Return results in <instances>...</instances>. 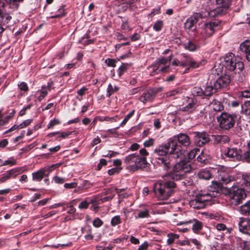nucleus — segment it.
<instances>
[{
	"label": "nucleus",
	"instance_id": "5fc2aeb1",
	"mask_svg": "<svg viewBox=\"0 0 250 250\" xmlns=\"http://www.w3.org/2000/svg\"><path fill=\"white\" fill-rule=\"evenodd\" d=\"M126 70V65L125 64H123L117 70L118 76L121 77Z\"/></svg>",
	"mask_w": 250,
	"mask_h": 250
},
{
	"label": "nucleus",
	"instance_id": "a211bd4d",
	"mask_svg": "<svg viewBox=\"0 0 250 250\" xmlns=\"http://www.w3.org/2000/svg\"><path fill=\"white\" fill-rule=\"evenodd\" d=\"M239 230L245 233L250 235V219L248 218H240L238 224Z\"/></svg>",
	"mask_w": 250,
	"mask_h": 250
},
{
	"label": "nucleus",
	"instance_id": "49530a36",
	"mask_svg": "<svg viewBox=\"0 0 250 250\" xmlns=\"http://www.w3.org/2000/svg\"><path fill=\"white\" fill-rule=\"evenodd\" d=\"M58 166V164L53 165L51 166L44 167L42 168V169L44 170V173L46 176H48L49 173L52 171V170L56 168Z\"/></svg>",
	"mask_w": 250,
	"mask_h": 250
},
{
	"label": "nucleus",
	"instance_id": "c756f323",
	"mask_svg": "<svg viewBox=\"0 0 250 250\" xmlns=\"http://www.w3.org/2000/svg\"><path fill=\"white\" fill-rule=\"evenodd\" d=\"M210 106L215 111H221L224 109V106L222 103L217 100H213L212 102L211 103Z\"/></svg>",
	"mask_w": 250,
	"mask_h": 250
},
{
	"label": "nucleus",
	"instance_id": "e433bc0d",
	"mask_svg": "<svg viewBox=\"0 0 250 250\" xmlns=\"http://www.w3.org/2000/svg\"><path fill=\"white\" fill-rule=\"evenodd\" d=\"M148 70L150 73V75L152 76H154L161 73L155 62L148 67Z\"/></svg>",
	"mask_w": 250,
	"mask_h": 250
},
{
	"label": "nucleus",
	"instance_id": "79ce46f5",
	"mask_svg": "<svg viewBox=\"0 0 250 250\" xmlns=\"http://www.w3.org/2000/svg\"><path fill=\"white\" fill-rule=\"evenodd\" d=\"M172 64L175 66L186 67L185 59L181 60H179L178 59H174L172 62Z\"/></svg>",
	"mask_w": 250,
	"mask_h": 250
},
{
	"label": "nucleus",
	"instance_id": "338daca9",
	"mask_svg": "<svg viewBox=\"0 0 250 250\" xmlns=\"http://www.w3.org/2000/svg\"><path fill=\"white\" fill-rule=\"evenodd\" d=\"M154 142V140L151 138L148 140L146 141L144 143V145L145 147H150L153 145Z\"/></svg>",
	"mask_w": 250,
	"mask_h": 250
},
{
	"label": "nucleus",
	"instance_id": "dca6fc26",
	"mask_svg": "<svg viewBox=\"0 0 250 250\" xmlns=\"http://www.w3.org/2000/svg\"><path fill=\"white\" fill-rule=\"evenodd\" d=\"M230 82L229 75H224L220 76L214 83L215 88L219 89L227 87Z\"/></svg>",
	"mask_w": 250,
	"mask_h": 250
},
{
	"label": "nucleus",
	"instance_id": "58836bf2",
	"mask_svg": "<svg viewBox=\"0 0 250 250\" xmlns=\"http://www.w3.org/2000/svg\"><path fill=\"white\" fill-rule=\"evenodd\" d=\"M168 237L167 243L168 244H171L176 239H178L179 237L178 234L169 233L167 235Z\"/></svg>",
	"mask_w": 250,
	"mask_h": 250
},
{
	"label": "nucleus",
	"instance_id": "603ef678",
	"mask_svg": "<svg viewBox=\"0 0 250 250\" xmlns=\"http://www.w3.org/2000/svg\"><path fill=\"white\" fill-rule=\"evenodd\" d=\"M64 12V9L63 8H61L58 10V14L54 15L53 16H51L49 17V18H51V19H53V18H60V17H63L65 15Z\"/></svg>",
	"mask_w": 250,
	"mask_h": 250
},
{
	"label": "nucleus",
	"instance_id": "c85d7f7f",
	"mask_svg": "<svg viewBox=\"0 0 250 250\" xmlns=\"http://www.w3.org/2000/svg\"><path fill=\"white\" fill-rule=\"evenodd\" d=\"M218 89L215 88L214 83H213V85H208L205 86L204 91V96H209L212 95L213 93H215Z\"/></svg>",
	"mask_w": 250,
	"mask_h": 250
},
{
	"label": "nucleus",
	"instance_id": "c9c22d12",
	"mask_svg": "<svg viewBox=\"0 0 250 250\" xmlns=\"http://www.w3.org/2000/svg\"><path fill=\"white\" fill-rule=\"evenodd\" d=\"M118 90L119 87L117 86L113 85L111 84H108L107 88V96L110 97L112 94L118 91Z\"/></svg>",
	"mask_w": 250,
	"mask_h": 250
},
{
	"label": "nucleus",
	"instance_id": "13d9d810",
	"mask_svg": "<svg viewBox=\"0 0 250 250\" xmlns=\"http://www.w3.org/2000/svg\"><path fill=\"white\" fill-rule=\"evenodd\" d=\"M116 61L114 59L108 58L105 60V63L109 67H114Z\"/></svg>",
	"mask_w": 250,
	"mask_h": 250
},
{
	"label": "nucleus",
	"instance_id": "a19ab883",
	"mask_svg": "<svg viewBox=\"0 0 250 250\" xmlns=\"http://www.w3.org/2000/svg\"><path fill=\"white\" fill-rule=\"evenodd\" d=\"M192 94L194 96H204V91L200 87H195L192 90Z\"/></svg>",
	"mask_w": 250,
	"mask_h": 250
},
{
	"label": "nucleus",
	"instance_id": "37998d69",
	"mask_svg": "<svg viewBox=\"0 0 250 250\" xmlns=\"http://www.w3.org/2000/svg\"><path fill=\"white\" fill-rule=\"evenodd\" d=\"M243 184L246 187H248L247 190H250V175H243L242 176Z\"/></svg>",
	"mask_w": 250,
	"mask_h": 250
},
{
	"label": "nucleus",
	"instance_id": "2eb2a0df",
	"mask_svg": "<svg viewBox=\"0 0 250 250\" xmlns=\"http://www.w3.org/2000/svg\"><path fill=\"white\" fill-rule=\"evenodd\" d=\"M218 178L222 182V184H228L235 180L234 176L230 175L223 168L218 170Z\"/></svg>",
	"mask_w": 250,
	"mask_h": 250
},
{
	"label": "nucleus",
	"instance_id": "a878e982",
	"mask_svg": "<svg viewBox=\"0 0 250 250\" xmlns=\"http://www.w3.org/2000/svg\"><path fill=\"white\" fill-rule=\"evenodd\" d=\"M198 176L200 179L208 180L211 178V174L209 170L203 169L198 173Z\"/></svg>",
	"mask_w": 250,
	"mask_h": 250
},
{
	"label": "nucleus",
	"instance_id": "393cba45",
	"mask_svg": "<svg viewBox=\"0 0 250 250\" xmlns=\"http://www.w3.org/2000/svg\"><path fill=\"white\" fill-rule=\"evenodd\" d=\"M97 200L96 198H86L83 201L79 204L78 208L80 209H86L88 208L89 205L90 203H94L96 202Z\"/></svg>",
	"mask_w": 250,
	"mask_h": 250
},
{
	"label": "nucleus",
	"instance_id": "6ab92c4d",
	"mask_svg": "<svg viewBox=\"0 0 250 250\" xmlns=\"http://www.w3.org/2000/svg\"><path fill=\"white\" fill-rule=\"evenodd\" d=\"M11 17L4 10V3L0 1V25L2 26L10 21Z\"/></svg>",
	"mask_w": 250,
	"mask_h": 250
},
{
	"label": "nucleus",
	"instance_id": "412c9836",
	"mask_svg": "<svg viewBox=\"0 0 250 250\" xmlns=\"http://www.w3.org/2000/svg\"><path fill=\"white\" fill-rule=\"evenodd\" d=\"M189 224H192V229L194 232L197 231L201 229L202 228V224L201 222L196 219L188 221H181L177 222V225H187Z\"/></svg>",
	"mask_w": 250,
	"mask_h": 250
},
{
	"label": "nucleus",
	"instance_id": "72a5a7b5",
	"mask_svg": "<svg viewBox=\"0 0 250 250\" xmlns=\"http://www.w3.org/2000/svg\"><path fill=\"white\" fill-rule=\"evenodd\" d=\"M134 113L135 111L134 110H132L128 114L125 115L122 123L118 126L116 127V129L119 128L120 126H125V125L127 122V121L130 119V118H131L134 115Z\"/></svg>",
	"mask_w": 250,
	"mask_h": 250
},
{
	"label": "nucleus",
	"instance_id": "20e7f679",
	"mask_svg": "<svg viewBox=\"0 0 250 250\" xmlns=\"http://www.w3.org/2000/svg\"><path fill=\"white\" fill-rule=\"evenodd\" d=\"M169 154L168 150L165 144L159 146L154 150L153 156L158 160L157 163L163 167L164 168L167 170L171 167L170 160L167 155Z\"/></svg>",
	"mask_w": 250,
	"mask_h": 250
},
{
	"label": "nucleus",
	"instance_id": "c03bdc74",
	"mask_svg": "<svg viewBox=\"0 0 250 250\" xmlns=\"http://www.w3.org/2000/svg\"><path fill=\"white\" fill-rule=\"evenodd\" d=\"M114 195H110L109 196H105L103 198H100V196L98 195L93 197V198H97V200L96 201V202H99L100 201H101V202L103 203L112 200L114 198Z\"/></svg>",
	"mask_w": 250,
	"mask_h": 250
},
{
	"label": "nucleus",
	"instance_id": "774afa93",
	"mask_svg": "<svg viewBox=\"0 0 250 250\" xmlns=\"http://www.w3.org/2000/svg\"><path fill=\"white\" fill-rule=\"evenodd\" d=\"M240 96L243 98H250V90H246L242 91Z\"/></svg>",
	"mask_w": 250,
	"mask_h": 250
},
{
	"label": "nucleus",
	"instance_id": "f03ea898",
	"mask_svg": "<svg viewBox=\"0 0 250 250\" xmlns=\"http://www.w3.org/2000/svg\"><path fill=\"white\" fill-rule=\"evenodd\" d=\"M141 157L135 154L129 155L125 157V163L127 165L126 169L131 171H135L139 168L146 167L148 163L146 160V156L148 155V152L143 148L140 150Z\"/></svg>",
	"mask_w": 250,
	"mask_h": 250
},
{
	"label": "nucleus",
	"instance_id": "b1692460",
	"mask_svg": "<svg viewBox=\"0 0 250 250\" xmlns=\"http://www.w3.org/2000/svg\"><path fill=\"white\" fill-rule=\"evenodd\" d=\"M212 138L215 144H224L228 143L230 141L229 137L226 135H213Z\"/></svg>",
	"mask_w": 250,
	"mask_h": 250
},
{
	"label": "nucleus",
	"instance_id": "1a4fd4ad",
	"mask_svg": "<svg viewBox=\"0 0 250 250\" xmlns=\"http://www.w3.org/2000/svg\"><path fill=\"white\" fill-rule=\"evenodd\" d=\"M236 116L228 113H222L218 118L220 127L226 130L232 128L235 123Z\"/></svg>",
	"mask_w": 250,
	"mask_h": 250
},
{
	"label": "nucleus",
	"instance_id": "f3484780",
	"mask_svg": "<svg viewBox=\"0 0 250 250\" xmlns=\"http://www.w3.org/2000/svg\"><path fill=\"white\" fill-rule=\"evenodd\" d=\"M21 167H16L6 171L0 179V183H3L12 177H16L17 175L23 172Z\"/></svg>",
	"mask_w": 250,
	"mask_h": 250
},
{
	"label": "nucleus",
	"instance_id": "a18cd8bd",
	"mask_svg": "<svg viewBox=\"0 0 250 250\" xmlns=\"http://www.w3.org/2000/svg\"><path fill=\"white\" fill-rule=\"evenodd\" d=\"M149 216L148 210L145 209L143 210H140L138 213L137 216H136V219L138 218H147Z\"/></svg>",
	"mask_w": 250,
	"mask_h": 250
},
{
	"label": "nucleus",
	"instance_id": "4468645a",
	"mask_svg": "<svg viewBox=\"0 0 250 250\" xmlns=\"http://www.w3.org/2000/svg\"><path fill=\"white\" fill-rule=\"evenodd\" d=\"M194 134L195 143L198 146H202L210 140L208 134L205 132H195Z\"/></svg>",
	"mask_w": 250,
	"mask_h": 250
},
{
	"label": "nucleus",
	"instance_id": "5701e85b",
	"mask_svg": "<svg viewBox=\"0 0 250 250\" xmlns=\"http://www.w3.org/2000/svg\"><path fill=\"white\" fill-rule=\"evenodd\" d=\"M241 51L245 54L247 60L250 62V41H246L240 45Z\"/></svg>",
	"mask_w": 250,
	"mask_h": 250
},
{
	"label": "nucleus",
	"instance_id": "aec40b11",
	"mask_svg": "<svg viewBox=\"0 0 250 250\" xmlns=\"http://www.w3.org/2000/svg\"><path fill=\"white\" fill-rule=\"evenodd\" d=\"M178 143L180 146L188 147L191 144V140L189 137L185 133H179L175 135Z\"/></svg>",
	"mask_w": 250,
	"mask_h": 250
},
{
	"label": "nucleus",
	"instance_id": "9b49d317",
	"mask_svg": "<svg viewBox=\"0 0 250 250\" xmlns=\"http://www.w3.org/2000/svg\"><path fill=\"white\" fill-rule=\"evenodd\" d=\"M177 143L176 138L174 136L171 137L167 142L165 144V145L167 146L169 154H173L176 155V158H182L183 155L182 147L180 145H178Z\"/></svg>",
	"mask_w": 250,
	"mask_h": 250
},
{
	"label": "nucleus",
	"instance_id": "052dcab7",
	"mask_svg": "<svg viewBox=\"0 0 250 250\" xmlns=\"http://www.w3.org/2000/svg\"><path fill=\"white\" fill-rule=\"evenodd\" d=\"M121 169V167H113L108 170V174L110 175H112L116 173H118Z\"/></svg>",
	"mask_w": 250,
	"mask_h": 250
},
{
	"label": "nucleus",
	"instance_id": "9d476101",
	"mask_svg": "<svg viewBox=\"0 0 250 250\" xmlns=\"http://www.w3.org/2000/svg\"><path fill=\"white\" fill-rule=\"evenodd\" d=\"M209 17V14L206 11H202L199 13H194L192 16L188 18L185 23V27L187 29L193 30L195 29V25L200 20Z\"/></svg>",
	"mask_w": 250,
	"mask_h": 250
},
{
	"label": "nucleus",
	"instance_id": "7ed1b4c3",
	"mask_svg": "<svg viewBox=\"0 0 250 250\" xmlns=\"http://www.w3.org/2000/svg\"><path fill=\"white\" fill-rule=\"evenodd\" d=\"M218 25V22L216 21L205 23L196 30L194 35L195 40L199 42L205 41L214 34Z\"/></svg>",
	"mask_w": 250,
	"mask_h": 250
},
{
	"label": "nucleus",
	"instance_id": "e2e57ef3",
	"mask_svg": "<svg viewBox=\"0 0 250 250\" xmlns=\"http://www.w3.org/2000/svg\"><path fill=\"white\" fill-rule=\"evenodd\" d=\"M116 190L120 198H126L128 196L127 193L123 192V189H116Z\"/></svg>",
	"mask_w": 250,
	"mask_h": 250
},
{
	"label": "nucleus",
	"instance_id": "09e8293b",
	"mask_svg": "<svg viewBox=\"0 0 250 250\" xmlns=\"http://www.w3.org/2000/svg\"><path fill=\"white\" fill-rule=\"evenodd\" d=\"M17 161L13 158H11L10 159L5 161L3 163L0 165V166L10 165V166L16 165Z\"/></svg>",
	"mask_w": 250,
	"mask_h": 250
},
{
	"label": "nucleus",
	"instance_id": "6e6d98bb",
	"mask_svg": "<svg viewBox=\"0 0 250 250\" xmlns=\"http://www.w3.org/2000/svg\"><path fill=\"white\" fill-rule=\"evenodd\" d=\"M198 151H199V149L197 148H195L190 150L188 153V158L189 159H193L195 157V156Z\"/></svg>",
	"mask_w": 250,
	"mask_h": 250
},
{
	"label": "nucleus",
	"instance_id": "6e6552de",
	"mask_svg": "<svg viewBox=\"0 0 250 250\" xmlns=\"http://www.w3.org/2000/svg\"><path fill=\"white\" fill-rule=\"evenodd\" d=\"M214 196V193H201L196 195L195 199L189 202L190 207L196 209H202L205 207L207 203L211 200Z\"/></svg>",
	"mask_w": 250,
	"mask_h": 250
},
{
	"label": "nucleus",
	"instance_id": "2f4dec72",
	"mask_svg": "<svg viewBox=\"0 0 250 250\" xmlns=\"http://www.w3.org/2000/svg\"><path fill=\"white\" fill-rule=\"evenodd\" d=\"M242 112L246 115H250V100L247 101L241 105Z\"/></svg>",
	"mask_w": 250,
	"mask_h": 250
},
{
	"label": "nucleus",
	"instance_id": "cd10ccee",
	"mask_svg": "<svg viewBox=\"0 0 250 250\" xmlns=\"http://www.w3.org/2000/svg\"><path fill=\"white\" fill-rule=\"evenodd\" d=\"M186 66H189L193 68H196L200 66L201 63L195 61L192 58L187 57H185Z\"/></svg>",
	"mask_w": 250,
	"mask_h": 250
},
{
	"label": "nucleus",
	"instance_id": "bf43d9fd",
	"mask_svg": "<svg viewBox=\"0 0 250 250\" xmlns=\"http://www.w3.org/2000/svg\"><path fill=\"white\" fill-rule=\"evenodd\" d=\"M103 224V222L99 218H96L93 222V225L96 228H99L102 226Z\"/></svg>",
	"mask_w": 250,
	"mask_h": 250
},
{
	"label": "nucleus",
	"instance_id": "ea45409f",
	"mask_svg": "<svg viewBox=\"0 0 250 250\" xmlns=\"http://www.w3.org/2000/svg\"><path fill=\"white\" fill-rule=\"evenodd\" d=\"M172 60V56H169L167 58L162 57L157 60V61L160 62L161 64H165L166 65H169L171 60Z\"/></svg>",
	"mask_w": 250,
	"mask_h": 250
},
{
	"label": "nucleus",
	"instance_id": "473e14b6",
	"mask_svg": "<svg viewBox=\"0 0 250 250\" xmlns=\"http://www.w3.org/2000/svg\"><path fill=\"white\" fill-rule=\"evenodd\" d=\"M160 72L167 73L169 71V65H166L165 64H161L160 62L157 60L155 62Z\"/></svg>",
	"mask_w": 250,
	"mask_h": 250
},
{
	"label": "nucleus",
	"instance_id": "7c9ffc66",
	"mask_svg": "<svg viewBox=\"0 0 250 250\" xmlns=\"http://www.w3.org/2000/svg\"><path fill=\"white\" fill-rule=\"evenodd\" d=\"M184 48L190 51H195L198 47V46L192 41H188L187 42L184 43Z\"/></svg>",
	"mask_w": 250,
	"mask_h": 250
},
{
	"label": "nucleus",
	"instance_id": "f257e3e1",
	"mask_svg": "<svg viewBox=\"0 0 250 250\" xmlns=\"http://www.w3.org/2000/svg\"><path fill=\"white\" fill-rule=\"evenodd\" d=\"M189 164L185 162H180L175 165L172 172L169 175L162 177L153 186V190L155 195L160 200H167L174 193L176 184L173 180L184 179L186 173L190 171Z\"/></svg>",
	"mask_w": 250,
	"mask_h": 250
},
{
	"label": "nucleus",
	"instance_id": "bb28decb",
	"mask_svg": "<svg viewBox=\"0 0 250 250\" xmlns=\"http://www.w3.org/2000/svg\"><path fill=\"white\" fill-rule=\"evenodd\" d=\"M44 176H46L44 173V170L42 169V168L32 173L33 180L36 181H41Z\"/></svg>",
	"mask_w": 250,
	"mask_h": 250
},
{
	"label": "nucleus",
	"instance_id": "f704fd0d",
	"mask_svg": "<svg viewBox=\"0 0 250 250\" xmlns=\"http://www.w3.org/2000/svg\"><path fill=\"white\" fill-rule=\"evenodd\" d=\"M241 211L243 214L250 215V200L241 206Z\"/></svg>",
	"mask_w": 250,
	"mask_h": 250
},
{
	"label": "nucleus",
	"instance_id": "de8ad7c7",
	"mask_svg": "<svg viewBox=\"0 0 250 250\" xmlns=\"http://www.w3.org/2000/svg\"><path fill=\"white\" fill-rule=\"evenodd\" d=\"M121 223V219L120 216L119 215L115 216L111 219V225L113 227L120 224Z\"/></svg>",
	"mask_w": 250,
	"mask_h": 250
},
{
	"label": "nucleus",
	"instance_id": "680f3d73",
	"mask_svg": "<svg viewBox=\"0 0 250 250\" xmlns=\"http://www.w3.org/2000/svg\"><path fill=\"white\" fill-rule=\"evenodd\" d=\"M32 121V119H28L24 121L22 123L19 125L20 128H23L29 125Z\"/></svg>",
	"mask_w": 250,
	"mask_h": 250
},
{
	"label": "nucleus",
	"instance_id": "8fccbe9b",
	"mask_svg": "<svg viewBox=\"0 0 250 250\" xmlns=\"http://www.w3.org/2000/svg\"><path fill=\"white\" fill-rule=\"evenodd\" d=\"M163 26V22L162 21H157L153 25V28L156 31H160Z\"/></svg>",
	"mask_w": 250,
	"mask_h": 250
},
{
	"label": "nucleus",
	"instance_id": "69168bd1",
	"mask_svg": "<svg viewBox=\"0 0 250 250\" xmlns=\"http://www.w3.org/2000/svg\"><path fill=\"white\" fill-rule=\"evenodd\" d=\"M190 241L194 244L198 249H200L202 247V244L201 242L196 239H191Z\"/></svg>",
	"mask_w": 250,
	"mask_h": 250
},
{
	"label": "nucleus",
	"instance_id": "4d7b16f0",
	"mask_svg": "<svg viewBox=\"0 0 250 250\" xmlns=\"http://www.w3.org/2000/svg\"><path fill=\"white\" fill-rule=\"evenodd\" d=\"M197 160L198 162L202 164L205 163V161H207V156L205 155L204 153L202 152L201 154L197 157Z\"/></svg>",
	"mask_w": 250,
	"mask_h": 250
},
{
	"label": "nucleus",
	"instance_id": "3c124183",
	"mask_svg": "<svg viewBox=\"0 0 250 250\" xmlns=\"http://www.w3.org/2000/svg\"><path fill=\"white\" fill-rule=\"evenodd\" d=\"M22 0H5V1L9 3L10 6L13 8H16L18 6L19 2Z\"/></svg>",
	"mask_w": 250,
	"mask_h": 250
},
{
	"label": "nucleus",
	"instance_id": "4c0bfd02",
	"mask_svg": "<svg viewBox=\"0 0 250 250\" xmlns=\"http://www.w3.org/2000/svg\"><path fill=\"white\" fill-rule=\"evenodd\" d=\"M98 120L100 122L107 121V122H116L119 120V118H118V116L117 115H116L113 117H109L108 116L99 117Z\"/></svg>",
	"mask_w": 250,
	"mask_h": 250
},
{
	"label": "nucleus",
	"instance_id": "f8f14e48",
	"mask_svg": "<svg viewBox=\"0 0 250 250\" xmlns=\"http://www.w3.org/2000/svg\"><path fill=\"white\" fill-rule=\"evenodd\" d=\"M228 191L229 197L235 204H239L241 201L246 197L244 190L236 186L233 185L231 187L228 188Z\"/></svg>",
	"mask_w": 250,
	"mask_h": 250
},
{
	"label": "nucleus",
	"instance_id": "864d4df0",
	"mask_svg": "<svg viewBox=\"0 0 250 250\" xmlns=\"http://www.w3.org/2000/svg\"><path fill=\"white\" fill-rule=\"evenodd\" d=\"M47 89H49V88H43L42 87V91H41L40 96L38 97V99L39 101H41L42 99H43L47 95L48 93Z\"/></svg>",
	"mask_w": 250,
	"mask_h": 250
},
{
	"label": "nucleus",
	"instance_id": "ddd939ff",
	"mask_svg": "<svg viewBox=\"0 0 250 250\" xmlns=\"http://www.w3.org/2000/svg\"><path fill=\"white\" fill-rule=\"evenodd\" d=\"M158 91V89H155L153 88H149L143 93L139 99L140 101L144 104L147 102H151L154 99Z\"/></svg>",
	"mask_w": 250,
	"mask_h": 250
},
{
	"label": "nucleus",
	"instance_id": "39448f33",
	"mask_svg": "<svg viewBox=\"0 0 250 250\" xmlns=\"http://www.w3.org/2000/svg\"><path fill=\"white\" fill-rule=\"evenodd\" d=\"M225 67L229 71H236L239 73L244 68V63L236 58L233 53H228L224 57Z\"/></svg>",
	"mask_w": 250,
	"mask_h": 250
},
{
	"label": "nucleus",
	"instance_id": "0eeeda50",
	"mask_svg": "<svg viewBox=\"0 0 250 250\" xmlns=\"http://www.w3.org/2000/svg\"><path fill=\"white\" fill-rule=\"evenodd\" d=\"M222 156L224 159L231 161L245 160L244 153L242 154L241 150L235 147H225L223 151Z\"/></svg>",
	"mask_w": 250,
	"mask_h": 250
},
{
	"label": "nucleus",
	"instance_id": "4be33fe9",
	"mask_svg": "<svg viewBox=\"0 0 250 250\" xmlns=\"http://www.w3.org/2000/svg\"><path fill=\"white\" fill-rule=\"evenodd\" d=\"M195 102L191 98H188L186 100V103L183 104V107L179 109L180 111L190 113L195 108Z\"/></svg>",
	"mask_w": 250,
	"mask_h": 250
},
{
	"label": "nucleus",
	"instance_id": "423d86ee",
	"mask_svg": "<svg viewBox=\"0 0 250 250\" xmlns=\"http://www.w3.org/2000/svg\"><path fill=\"white\" fill-rule=\"evenodd\" d=\"M217 6L212 9L206 10L211 18L218 17L226 14L229 9L230 0H215Z\"/></svg>",
	"mask_w": 250,
	"mask_h": 250
},
{
	"label": "nucleus",
	"instance_id": "0e129e2a",
	"mask_svg": "<svg viewBox=\"0 0 250 250\" xmlns=\"http://www.w3.org/2000/svg\"><path fill=\"white\" fill-rule=\"evenodd\" d=\"M18 87L21 90L24 91H26L28 89V87L27 84L24 82H21L20 84H19Z\"/></svg>",
	"mask_w": 250,
	"mask_h": 250
}]
</instances>
